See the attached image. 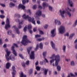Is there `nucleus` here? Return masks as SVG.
Listing matches in <instances>:
<instances>
[{
	"instance_id": "5701e85b",
	"label": "nucleus",
	"mask_w": 77,
	"mask_h": 77,
	"mask_svg": "<svg viewBox=\"0 0 77 77\" xmlns=\"http://www.w3.org/2000/svg\"><path fill=\"white\" fill-rule=\"evenodd\" d=\"M15 4H14L12 2H10L9 4L10 8H12V6L14 7V6H15Z\"/></svg>"
},
{
	"instance_id": "c03bdc74",
	"label": "nucleus",
	"mask_w": 77,
	"mask_h": 77,
	"mask_svg": "<svg viewBox=\"0 0 77 77\" xmlns=\"http://www.w3.org/2000/svg\"><path fill=\"white\" fill-rule=\"evenodd\" d=\"M49 10H50V11H52V8L50 6H49Z\"/></svg>"
},
{
	"instance_id": "ea45409f",
	"label": "nucleus",
	"mask_w": 77,
	"mask_h": 77,
	"mask_svg": "<svg viewBox=\"0 0 77 77\" xmlns=\"http://www.w3.org/2000/svg\"><path fill=\"white\" fill-rule=\"evenodd\" d=\"M35 38H39L41 37V35H35Z\"/></svg>"
},
{
	"instance_id": "7ed1b4c3",
	"label": "nucleus",
	"mask_w": 77,
	"mask_h": 77,
	"mask_svg": "<svg viewBox=\"0 0 77 77\" xmlns=\"http://www.w3.org/2000/svg\"><path fill=\"white\" fill-rule=\"evenodd\" d=\"M22 17L25 20L28 19L29 22H31L32 24L35 25V21L34 20H35L34 18H31V17H29L28 15L26 16V14H25L22 16Z\"/></svg>"
},
{
	"instance_id": "bb28decb",
	"label": "nucleus",
	"mask_w": 77,
	"mask_h": 77,
	"mask_svg": "<svg viewBox=\"0 0 77 77\" xmlns=\"http://www.w3.org/2000/svg\"><path fill=\"white\" fill-rule=\"evenodd\" d=\"M39 47L41 49H42L43 48V44L42 43H40Z\"/></svg>"
},
{
	"instance_id": "a19ab883",
	"label": "nucleus",
	"mask_w": 77,
	"mask_h": 77,
	"mask_svg": "<svg viewBox=\"0 0 77 77\" xmlns=\"http://www.w3.org/2000/svg\"><path fill=\"white\" fill-rule=\"evenodd\" d=\"M26 65H29V61L28 60L26 62Z\"/></svg>"
},
{
	"instance_id": "e2e57ef3",
	"label": "nucleus",
	"mask_w": 77,
	"mask_h": 77,
	"mask_svg": "<svg viewBox=\"0 0 77 77\" xmlns=\"http://www.w3.org/2000/svg\"><path fill=\"white\" fill-rule=\"evenodd\" d=\"M4 48H6V44H5L3 45Z\"/></svg>"
},
{
	"instance_id": "f3484780",
	"label": "nucleus",
	"mask_w": 77,
	"mask_h": 77,
	"mask_svg": "<svg viewBox=\"0 0 77 77\" xmlns=\"http://www.w3.org/2000/svg\"><path fill=\"white\" fill-rule=\"evenodd\" d=\"M19 8H21L23 9H24L26 8L25 6L21 4H20L19 5Z\"/></svg>"
},
{
	"instance_id": "338daca9",
	"label": "nucleus",
	"mask_w": 77,
	"mask_h": 77,
	"mask_svg": "<svg viewBox=\"0 0 77 77\" xmlns=\"http://www.w3.org/2000/svg\"><path fill=\"white\" fill-rule=\"evenodd\" d=\"M0 12L1 13V14H3L4 13V11L2 10H1Z\"/></svg>"
},
{
	"instance_id": "69168bd1",
	"label": "nucleus",
	"mask_w": 77,
	"mask_h": 77,
	"mask_svg": "<svg viewBox=\"0 0 77 77\" xmlns=\"http://www.w3.org/2000/svg\"><path fill=\"white\" fill-rule=\"evenodd\" d=\"M40 65H43V62H40Z\"/></svg>"
},
{
	"instance_id": "58836bf2",
	"label": "nucleus",
	"mask_w": 77,
	"mask_h": 77,
	"mask_svg": "<svg viewBox=\"0 0 77 77\" xmlns=\"http://www.w3.org/2000/svg\"><path fill=\"white\" fill-rule=\"evenodd\" d=\"M48 27V25H46L44 26V27L45 29H47Z\"/></svg>"
},
{
	"instance_id": "b1692460",
	"label": "nucleus",
	"mask_w": 77,
	"mask_h": 77,
	"mask_svg": "<svg viewBox=\"0 0 77 77\" xmlns=\"http://www.w3.org/2000/svg\"><path fill=\"white\" fill-rule=\"evenodd\" d=\"M23 21H22L21 22H20L19 24V26L18 28L19 29H21V27H22V26H21V25H23Z\"/></svg>"
},
{
	"instance_id": "aec40b11",
	"label": "nucleus",
	"mask_w": 77,
	"mask_h": 77,
	"mask_svg": "<svg viewBox=\"0 0 77 77\" xmlns=\"http://www.w3.org/2000/svg\"><path fill=\"white\" fill-rule=\"evenodd\" d=\"M10 66H11V63H8L6 64V68L9 69Z\"/></svg>"
},
{
	"instance_id": "1a4fd4ad",
	"label": "nucleus",
	"mask_w": 77,
	"mask_h": 77,
	"mask_svg": "<svg viewBox=\"0 0 77 77\" xmlns=\"http://www.w3.org/2000/svg\"><path fill=\"white\" fill-rule=\"evenodd\" d=\"M34 53H35V51H34L31 52V54L30 55V57L31 59H35Z\"/></svg>"
},
{
	"instance_id": "6ab92c4d",
	"label": "nucleus",
	"mask_w": 77,
	"mask_h": 77,
	"mask_svg": "<svg viewBox=\"0 0 77 77\" xmlns=\"http://www.w3.org/2000/svg\"><path fill=\"white\" fill-rule=\"evenodd\" d=\"M51 43L52 47L53 49H55V45H54V44L53 43L52 41L51 42Z\"/></svg>"
},
{
	"instance_id": "f8f14e48",
	"label": "nucleus",
	"mask_w": 77,
	"mask_h": 77,
	"mask_svg": "<svg viewBox=\"0 0 77 77\" xmlns=\"http://www.w3.org/2000/svg\"><path fill=\"white\" fill-rule=\"evenodd\" d=\"M41 14H42V12L40 11H37L35 13V15L38 16H41Z\"/></svg>"
},
{
	"instance_id": "5fc2aeb1",
	"label": "nucleus",
	"mask_w": 77,
	"mask_h": 77,
	"mask_svg": "<svg viewBox=\"0 0 77 77\" xmlns=\"http://www.w3.org/2000/svg\"><path fill=\"white\" fill-rule=\"evenodd\" d=\"M38 9H42V6L40 5H38Z\"/></svg>"
},
{
	"instance_id": "864d4df0",
	"label": "nucleus",
	"mask_w": 77,
	"mask_h": 77,
	"mask_svg": "<svg viewBox=\"0 0 77 77\" xmlns=\"http://www.w3.org/2000/svg\"><path fill=\"white\" fill-rule=\"evenodd\" d=\"M32 71H33V69H30L29 71V74H32Z\"/></svg>"
},
{
	"instance_id": "79ce46f5",
	"label": "nucleus",
	"mask_w": 77,
	"mask_h": 77,
	"mask_svg": "<svg viewBox=\"0 0 77 77\" xmlns=\"http://www.w3.org/2000/svg\"><path fill=\"white\" fill-rule=\"evenodd\" d=\"M26 0H22V3H23V5H25V4L26 3Z\"/></svg>"
},
{
	"instance_id": "c85d7f7f",
	"label": "nucleus",
	"mask_w": 77,
	"mask_h": 77,
	"mask_svg": "<svg viewBox=\"0 0 77 77\" xmlns=\"http://www.w3.org/2000/svg\"><path fill=\"white\" fill-rule=\"evenodd\" d=\"M7 34L9 35H12V31L10 30L7 32Z\"/></svg>"
},
{
	"instance_id": "8fccbe9b",
	"label": "nucleus",
	"mask_w": 77,
	"mask_h": 77,
	"mask_svg": "<svg viewBox=\"0 0 77 77\" xmlns=\"http://www.w3.org/2000/svg\"><path fill=\"white\" fill-rule=\"evenodd\" d=\"M0 5H1V6H2V7H5V5L4 4H0Z\"/></svg>"
},
{
	"instance_id": "49530a36",
	"label": "nucleus",
	"mask_w": 77,
	"mask_h": 77,
	"mask_svg": "<svg viewBox=\"0 0 77 77\" xmlns=\"http://www.w3.org/2000/svg\"><path fill=\"white\" fill-rule=\"evenodd\" d=\"M28 12H29V15H31L32 14V12H31V11H30V10L29 9L27 10Z\"/></svg>"
},
{
	"instance_id": "4468645a",
	"label": "nucleus",
	"mask_w": 77,
	"mask_h": 77,
	"mask_svg": "<svg viewBox=\"0 0 77 77\" xmlns=\"http://www.w3.org/2000/svg\"><path fill=\"white\" fill-rule=\"evenodd\" d=\"M43 9H45V8L48 6V4L46 2H44L43 3Z\"/></svg>"
},
{
	"instance_id": "052dcab7",
	"label": "nucleus",
	"mask_w": 77,
	"mask_h": 77,
	"mask_svg": "<svg viewBox=\"0 0 77 77\" xmlns=\"http://www.w3.org/2000/svg\"><path fill=\"white\" fill-rule=\"evenodd\" d=\"M2 44V39H0V45Z\"/></svg>"
},
{
	"instance_id": "dca6fc26",
	"label": "nucleus",
	"mask_w": 77,
	"mask_h": 77,
	"mask_svg": "<svg viewBox=\"0 0 77 77\" xmlns=\"http://www.w3.org/2000/svg\"><path fill=\"white\" fill-rule=\"evenodd\" d=\"M9 59H10V60H12L13 61L15 60V56L11 55L9 57Z\"/></svg>"
},
{
	"instance_id": "9b49d317",
	"label": "nucleus",
	"mask_w": 77,
	"mask_h": 77,
	"mask_svg": "<svg viewBox=\"0 0 77 77\" xmlns=\"http://www.w3.org/2000/svg\"><path fill=\"white\" fill-rule=\"evenodd\" d=\"M12 28H14V29L16 30V32L17 33V34H18V35L20 34V31H19L18 29L16 27V26H13Z\"/></svg>"
},
{
	"instance_id": "c9c22d12",
	"label": "nucleus",
	"mask_w": 77,
	"mask_h": 77,
	"mask_svg": "<svg viewBox=\"0 0 77 77\" xmlns=\"http://www.w3.org/2000/svg\"><path fill=\"white\" fill-rule=\"evenodd\" d=\"M21 65L23 66V67H24V68L26 66V64L24 63H21Z\"/></svg>"
},
{
	"instance_id": "c756f323",
	"label": "nucleus",
	"mask_w": 77,
	"mask_h": 77,
	"mask_svg": "<svg viewBox=\"0 0 77 77\" xmlns=\"http://www.w3.org/2000/svg\"><path fill=\"white\" fill-rule=\"evenodd\" d=\"M20 77H26V75H24V74H23V73L22 72L20 74Z\"/></svg>"
},
{
	"instance_id": "09e8293b",
	"label": "nucleus",
	"mask_w": 77,
	"mask_h": 77,
	"mask_svg": "<svg viewBox=\"0 0 77 77\" xmlns=\"http://www.w3.org/2000/svg\"><path fill=\"white\" fill-rule=\"evenodd\" d=\"M70 75H71V77H75V75H74L73 74H72L71 73H70Z\"/></svg>"
},
{
	"instance_id": "774afa93",
	"label": "nucleus",
	"mask_w": 77,
	"mask_h": 77,
	"mask_svg": "<svg viewBox=\"0 0 77 77\" xmlns=\"http://www.w3.org/2000/svg\"><path fill=\"white\" fill-rule=\"evenodd\" d=\"M75 47L76 49H77V43L75 44Z\"/></svg>"
},
{
	"instance_id": "2eb2a0df",
	"label": "nucleus",
	"mask_w": 77,
	"mask_h": 77,
	"mask_svg": "<svg viewBox=\"0 0 77 77\" xmlns=\"http://www.w3.org/2000/svg\"><path fill=\"white\" fill-rule=\"evenodd\" d=\"M68 4H69V5L71 7H72V5H73V2H72L71 0H68Z\"/></svg>"
},
{
	"instance_id": "9d476101",
	"label": "nucleus",
	"mask_w": 77,
	"mask_h": 77,
	"mask_svg": "<svg viewBox=\"0 0 77 77\" xmlns=\"http://www.w3.org/2000/svg\"><path fill=\"white\" fill-rule=\"evenodd\" d=\"M47 54V52L45 51L43 53V56L44 57L46 63H48V61L45 58V56H46V55Z\"/></svg>"
},
{
	"instance_id": "412c9836",
	"label": "nucleus",
	"mask_w": 77,
	"mask_h": 77,
	"mask_svg": "<svg viewBox=\"0 0 77 77\" xmlns=\"http://www.w3.org/2000/svg\"><path fill=\"white\" fill-rule=\"evenodd\" d=\"M43 70L44 71L45 75H47L48 72V69H43Z\"/></svg>"
},
{
	"instance_id": "680f3d73",
	"label": "nucleus",
	"mask_w": 77,
	"mask_h": 77,
	"mask_svg": "<svg viewBox=\"0 0 77 77\" xmlns=\"http://www.w3.org/2000/svg\"><path fill=\"white\" fill-rule=\"evenodd\" d=\"M38 65V61H37V62L35 63V65Z\"/></svg>"
},
{
	"instance_id": "4d7b16f0",
	"label": "nucleus",
	"mask_w": 77,
	"mask_h": 77,
	"mask_svg": "<svg viewBox=\"0 0 77 77\" xmlns=\"http://www.w3.org/2000/svg\"><path fill=\"white\" fill-rule=\"evenodd\" d=\"M15 21H16V22H20V20L18 19H16L15 20Z\"/></svg>"
},
{
	"instance_id": "603ef678",
	"label": "nucleus",
	"mask_w": 77,
	"mask_h": 77,
	"mask_svg": "<svg viewBox=\"0 0 77 77\" xmlns=\"http://www.w3.org/2000/svg\"><path fill=\"white\" fill-rule=\"evenodd\" d=\"M40 33L41 35H43V34H44V32H42V31L40 30Z\"/></svg>"
},
{
	"instance_id": "e433bc0d",
	"label": "nucleus",
	"mask_w": 77,
	"mask_h": 77,
	"mask_svg": "<svg viewBox=\"0 0 77 77\" xmlns=\"http://www.w3.org/2000/svg\"><path fill=\"white\" fill-rule=\"evenodd\" d=\"M38 47H39V45H37L36 46V48L35 49V51H37V50L38 49Z\"/></svg>"
},
{
	"instance_id": "a211bd4d",
	"label": "nucleus",
	"mask_w": 77,
	"mask_h": 77,
	"mask_svg": "<svg viewBox=\"0 0 77 77\" xmlns=\"http://www.w3.org/2000/svg\"><path fill=\"white\" fill-rule=\"evenodd\" d=\"M55 24H57L58 25H60L61 24V23H60V22L57 20H55Z\"/></svg>"
},
{
	"instance_id": "a18cd8bd",
	"label": "nucleus",
	"mask_w": 77,
	"mask_h": 77,
	"mask_svg": "<svg viewBox=\"0 0 77 77\" xmlns=\"http://www.w3.org/2000/svg\"><path fill=\"white\" fill-rule=\"evenodd\" d=\"M64 35L65 36H69V33H67L66 34H64Z\"/></svg>"
},
{
	"instance_id": "20e7f679",
	"label": "nucleus",
	"mask_w": 77,
	"mask_h": 77,
	"mask_svg": "<svg viewBox=\"0 0 77 77\" xmlns=\"http://www.w3.org/2000/svg\"><path fill=\"white\" fill-rule=\"evenodd\" d=\"M31 42L27 39V37L26 35H24L23 37L21 43L23 45H27L28 43H30Z\"/></svg>"
},
{
	"instance_id": "6e6552de",
	"label": "nucleus",
	"mask_w": 77,
	"mask_h": 77,
	"mask_svg": "<svg viewBox=\"0 0 77 77\" xmlns=\"http://www.w3.org/2000/svg\"><path fill=\"white\" fill-rule=\"evenodd\" d=\"M15 47L14 46H12L11 47V50L12 51H13V53L15 55V56H17V53L16 52V51H15V50H14Z\"/></svg>"
},
{
	"instance_id": "4c0bfd02",
	"label": "nucleus",
	"mask_w": 77,
	"mask_h": 77,
	"mask_svg": "<svg viewBox=\"0 0 77 77\" xmlns=\"http://www.w3.org/2000/svg\"><path fill=\"white\" fill-rule=\"evenodd\" d=\"M15 17H17L18 18H20V14H15L14 15Z\"/></svg>"
},
{
	"instance_id": "473e14b6",
	"label": "nucleus",
	"mask_w": 77,
	"mask_h": 77,
	"mask_svg": "<svg viewBox=\"0 0 77 77\" xmlns=\"http://www.w3.org/2000/svg\"><path fill=\"white\" fill-rule=\"evenodd\" d=\"M23 31L24 32H26L27 31V26H26L23 29Z\"/></svg>"
},
{
	"instance_id": "13d9d810",
	"label": "nucleus",
	"mask_w": 77,
	"mask_h": 77,
	"mask_svg": "<svg viewBox=\"0 0 77 77\" xmlns=\"http://www.w3.org/2000/svg\"><path fill=\"white\" fill-rule=\"evenodd\" d=\"M37 23L38 24H40V21L38 20H37Z\"/></svg>"
},
{
	"instance_id": "f03ea898",
	"label": "nucleus",
	"mask_w": 77,
	"mask_h": 77,
	"mask_svg": "<svg viewBox=\"0 0 77 77\" xmlns=\"http://www.w3.org/2000/svg\"><path fill=\"white\" fill-rule=\"evenodd\" d=\"M68 10H66L65 11H63L62 12V11L61 10H60V14L61 16V17L62 18H63L64 17V14L65 13H66L68 15V16H69V17H71V13L69 12H69L71 11V10L69 9V7L67 8Z\"/></svg>"
},
{
	"instance_id": "37998d69",
	"label": "nucleus",
	"mask_w": 77,
	"mask_h": 77,
	"mask_svg": "<svg viewBox=\"0 0 77 77\" xmlns=\"http://www.w3.org/2000/svg\"><path fill=\"white\" fill-rule=\"evenodd\" d=\"M71 65H72V66H73V65H74V61H72L71 63Z\"/></svg>"
},
{
	"instance_id": "cd10ccee",
	"label": "nucleus",
	"mask_w": 77,
	"mask_h": 77,
	"mask_svg": "<svg viewBox=\"0 0 77 77\" xmlns=\"http://www.w3.org/2000/svg\"><path fill=\"white\" fill-rule=\"evenodd\" d=\"M28 30H31L32 29V25L29 24L28 26Z\"/></svg>"
},
{
	"instance_id": "393cba45",
	"label": "nucleus",
	"mask_w": 77,
	"mask_h": 77,
	"mask_svg": "<svg viewBox=\"0 0 77 77\" xmlns=\"http://www.w3.org/2000/svg\"><path fill=\"white\" fill-rule=\"evenodd\" d=\"M45 38H38L37 39V41H43L44 40Z\"/></svg>"
},
{
	"instance_id": "a878e982",
	"label": "nucleus",
	"mask_w": 77,
	"mask_h": 77,
	"mask_svg": "<svg viewBox=\"0 0 77 77\" xmlns=\"http://www.w3.org/2000/svg\"><path fill=\"white\" fill-rule=\"evenodd\" d=\"M74 35V33L72 34L71 35H70L69 37V39H72V37Z\"/></svg>"
},
{
	"instance_id": "0eeeda50",
	"label": "nucleus",
	"mask_w": 77,
	"mask_h": 77,
	"mask_svg": "<svg viewBox=\"0 0 77 77\" xmlns=\"http://www.w3.org/2000/svg\"><path fill=\"white\" fill-rule=\"evenodd\" d=\"M5 51L7 53V54L5 55L6 59L7 61H9V55L11 54V52H10V51H8V49H6Z\"/></svg>"
},
{
	"instance_id": "de8ad7c7",
	"label": "nucleus",
	"mask_w": 77,
	"mask_h": 77,
	"mask_svg": "<svg viewBox=\"0 0 77 77\" xmlns=\"http://www.w3.org/2000/svg\"><path fill=\"white\" fill-rule=\"evenodd\" d=\"M0 17L1 18H5V16L3 15H0Z\"/></svg>"
},
{
	"instance_id": "6e6d98bb",
	"label": "nucleus",
	"mask_w": 77,
	"mask_h": 77,
	"mask_svg": "<svg viewBox=\"0 0 77 77\" xmlns=\"http://www.w3.org/2000/svg\"><path fill=\"white\" fill-rule=\"evenodd\" d=\"M13 45H14V46H15V47H18V45L17 44L14 43L13 44Z\"/></svg>"
},
{
	"instance_id": "0e129e2a",
	"label": "nucleus",
	"mask_w": 77,
	"mask_h": 77,
	"mask_svg": "<svg viewBox=\"0 0 77 77\" xmlns=\"http://www.w3.org/2000/svg\"><path fill=\"white\" fill-rule=\"evenodd\" d=\"M29 32L30 33V34H32V33L33 32H32V30H30L29 31Z\"/></svg>"
},
{
	"instance_id": "4be33fe9",
	"label": "nucleus",
	"mask_w": 77,
	"mask_h": 77,
	"mask_svg": "<svg viewBox=\"0 0 77 77\" xmlns=\"http://www.w3.org/2000/svg\"><path fill=\"white\" fill-rule=\"evenodd\" d=\"M27 52L28 54H30V51L32 50V47H29L27 49Z\"/></svg>"
},
{
	"instance_id": "f257e3e1",
	"label": "nucleus",
	"mask_w": 77,
	"mask_h": 77,
	"mask_svg": "<svg viewBox=\"0 0 77 77\" xmlns=\"http://www.w3.org/2000/svg\"><path fill=\"white\" fill-rule=\"evenodd\" d=\"M50 59H54L55 58V59H52L50 60V62L51 63L54 62V60H55V65L57 66V71H60V70L61 68L60 66L58 65V63L59 62L60 60V56L59 55L55 56V54H53L52 55V57H51Z\"/></svg>"
},
{
	"instance_id": "423d86ee",
	"label": "nucleus",
	"mask_w": 77,
	"mask_h": 77,
	"mask_svg": "<svg viewBox=\"0 0 77 77\" xmlns=\"http://www.w3.org/2000/svg\"><path fill=\"white\" fill-rule=\"evenodd\" d=\"M10 22L9 21V20L8 18H7V20H6V24L5 25V29L6 30H8V28H10L11 27L10 26Z\"/></svg>"
},
{
	"instance_id": "72a5a7b5",
	"label": "nucleus",
	"mask_w": 77,
	"mask_h": 77,
	"mask_svg": "<svg viewBox=\"0 0 77 77\" xmlns=\"http://www.w3.org/2000/svg\"><path fill=\"white\" fill-rule=\"evenodd\" d=\"M37 8V5H35L34 6H33L32 7V9H36Z\"/></svg>"
},
{
	"instance_id": "7c9ffc66",
	"label": "nucleus",
	"mask_w": 77,
	"mask_h": 77,
	"mask_svg": "<svg viewBox=\"0 0 77 77\" xmlns=\"http://www.w3.org/2000/svg\"><path fill=\"white\" fill-rule=\"evenodd\" d=\"M36 69L37 71H40L41 68H40L39 66H37L36 67Z\"/></svg>"
},
{
	"instance_id": "f704fd0d",
	"label": "nucleus",
	"mask_w": 77,
	"mask_h": 77,
	"mask_svg": "<svg viewBox=\"0 0 77 77\" xmlns=\"http://www.w3.org/2000/svg\"><path fill=\"white\" fill-rule=\"evenodd\" d=\"M63 52H65V50H66V46L65 45H64L63 47Z\"/></svg>"
},
{
	"instance_id": "ddd939ff",
	"label": "nucleus",
	"mask_w": 77,
	"mask_h": 77,
	"mask_svg": "<svg viewBox=\"0 0 77 77\" xmlns=\"http://www.w3.org/2000/svg\"><path fill=\"white\" fill-rule=\"evenodd\" d=\"M55 32V30L53 29L52 30L51 32V34H52L51 36L52 37H54L56 35V33H54Z\"/></svg>"
},
{
	"instance_id": "39448f33",
	"label": "nucleus",
	"mask_w": 77,
	"mask_h": 77,
	"mask_svg": "<svg viewBox=\"0 0 77 77\" xmlns=\"http://www.w3.org/2000/svg\"><path fill=\"white\" fill-rule=\"evenodd\" d=\"M60 33L62 34L65 32V28L63 26H61L59 29Z\"/></svg>"
},
{
	"instance_id": "2f4dec72",
	"label": "nucleus",
	"mask_w": 77,
	"mask_h": 77,
	"mask_svg": "<svg viewBox=\"0 0 77 77\" xmlns=\"http://www.w3.org/2000/svg\"><path fill=\"white\" fill-rule=\"evenodd\" d=\"M19 56L22 59H24V57H23V55H22V54H19Z\"/></svg>"
},
{
	"instance_id": "3c124183",
	"label": "nucleus",
	"mask_w": 77,
	"mask_h": 77,
	"mask_svg": "<svg viewBox=\"0 0 77 77\" xmlns=\"http://www.w3.org/2000/svg\"><path fill=\"white\" fill-rule=\"evenodd\" d=\"M37 29V28H35L33 29V31L35 32H36V30Z\"/></svg>"
},
{
	"instance_id": "bf43d9fd",
	"label": "nucleus",
	"mask_w": 77,
	"mask_h": 77,
	"mask_svg": "<svg viewBox=\"0 0 77 77\" xmlns=\"http://www.w3.org/2000/svg\"><path fill=\"white\" fill-rule=\"evenodd\" d=\"M65 60L66 61H67V62H68V61H70V59H66Z\"/></svg>"
}]
</instances>
